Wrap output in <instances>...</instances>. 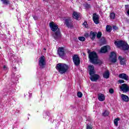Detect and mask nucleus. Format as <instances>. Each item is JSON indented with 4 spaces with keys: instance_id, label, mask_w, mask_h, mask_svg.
Wrapping results in <instances>:
<instances>
[{
    "instance_id": "9d476101",
    "label": "nucleus",
    "mask_w": 129,
    "mask_h": 129,
    "mask_svg": "<svg viewBox=\"0 0 129 129\" xmlns=\"http://www.w3.org/2000/svg\"><path fill=\"white\" fill-rule=\"evenodd\" d=\"M109 50H110V46L109 45H106L101 47L100 52L101 53H106Z\"/></svg>"
},
{
    "instance_id": "a19ab883",
    "label": "nucleus",
    "mask_w": 129,
    "mask_h": 129,
    "mask_svg": "<svg viewBox=\"0 0 129 129\" xmlns=\"http://www.w3.org/2000/svg\"><path fill=\"white\" fill-rule=\"evenodd\" d=\"M43 1H46V0H43Z\"/></svg>"
},
{
    "instance_id": "c85d7f7f",
    "label": "nucleus",
    "mask_w": 129,
    "mask_h": 129,
    "mask_svg": "<svg viewBox=\"0 0 129 129\" xmlns=\"http://www.w3.org/2000/svg\"><path fill=\"white\" fill-rule=\"evenodd\" d=\"M82 93L80 92H78V93H77V96L78 97H80V98H81L82 97Z\"/></svg>"
},
{
    "instance_id": "72a5a7b5",
    "label": "nucleus",
    "mask_w": 129,
    "mask_h": 129,
    "mask_svg": "<svg viewBox=\"0 0 129 129\" xmlns=\"http://www.w3.org/2000/svg\"><path fill=\"white\" fill-rule=\"evenodd\" d=\"M4 70L6 71L8 70V66H3Z\"/></svg>"
},
{
    "instance_id": "b1692460",
    "label": "nucleus",
    "mask_w": 129,
    "mask_h": 129,
    "mask_svg": "<svg viewBox=\"0 0 129 129\" xmlns=\"http://www.w3.org/2000/svg\"><path fill=\"white\" fill-rule=\"evenodd\" d=\"M1 2H2L3 4L4 5H9V4H10L9 0H1Z\"/></svg>"
},
{
    "instance_id": "a878e982",
    "label": "nucleus",
    "mask_w": 129,
    "mask_h": 129,
    "mask_svg": "<svg viewBox=\"0 0 129 129\" xmlns=\"http://www.w3.org/2000/svg\"><path fill=\"white\" fill-rule=\"evenodd\" d=\"M106 29L107 32H110V31H111V26L109 25H107Z\"/></svg>"
},
{
    "instance_id": "e433bc0d",
    "label": "nucleus",
    "mask_w": 129,
    "mask_h": 129,
    "mask_svg": "<svg viewBox=\"0 0 129 129\" xmlns=\"http://www.w3.org/2000/svg\"><path fill=\"white\" fill-rule=\"evenodd\" d=\"M33 19L35 20H37V16H34L33 17Z\"/></svg>"
},
{
    "instance_id": "5701e85b",
    "label": "nucleus",
    "mask_w": 129,
    "mask_h": 129,
    "mask_svg": "<svg viewBox=\"0 0 129 129\" xmlns=\"http://www.w3.org/2000/svg\"><path fill=\"white\" fill-rule=\"evenodd\" d=\"M109 114V111L107 110H106L102 113V115L103 116H107Z\"/></svg>"
},
{
    "instance_id": "473e14b6",
    "label": "nucleus",
    "mask_w": 129,
    "mask_h": 129,
    "mask_svg": "<svg viewBox=\"0 0 129 129\" xmlns=\"http://www.w3.org/2000/svg\"><path fill=\"white\" fill-rule=\"evenodd\" d=\"M109 93H111V94H112V93H113V92H114V91L112 89H110L109 90Z\"/></svg>"
},
{
    "instance_id": "9b49d317",
    "label": "nucleus",
    "mask_w": 129,
    "mask_h": 129,
    "mask_svg": "<svg viewBox=\"0 0 129 129\" xmlns=\"http://www.w3.org/2000/svg\"><path fill=\"white\" fill-rule=\"evenodd\" d=\"M90 80H91V81L93 82H95L96 81H97L98 80V79L99 78V76H98V75H96V74H92L91 75H90Z\"/></svg>"
},
{
    "instance_id": "6ab92c4d",
    "label": "nucleus",
    "mask_w": 129,
    "mask_h": 129,
    "mask_svg": "<svg viewBox=\"0 0 129 129\" xmlns=\"http://www.w3.org/2000/svg\"><path fill=\"white\" fill-rule=\"evenodd\" d=\"M121 98L122 100H123V101H125L126 102H127L129 100L128 96L124 94L121 95Z\"/></svg>"
},
{
    "instance_id": "20e7f679",
    "label": "nucleus",
    "mask_w": 129,
    "mask_h": 129,
    "mask_svg": "<svg viewBox=\"0 0 129 129\" xmlns=\"http://www.w3.org/2000/svg\"><path fill=\"white\" fill-rule=\"evenodd\" d=\"M114 44L117 47L121 48L122 50H127L129 48L128 44L123 41H115Z\"/></svg>"
},
{
    "instance_id": "6e6552de",
    "label": "nucleus",
    "mask_w": 129,
    "mask_h": 129,
    "mask_svg": "<svg viewBox=\"0 0 129 129\" xmlns=\"http://www.w3.org/2000/svg\"><path fill=\"white\" fill-rule=\"evenodd\" d=\"M73 60L75 65H76V66H78V65L80 64V59H79V57H78V55L76 54L74 55L73 57Z\"/></svg>"
},
{
    "instance_id": "f704fd0d",
    "label": "nucleus",
    "mask_w": 129,
    "mask_h": 129,
    "mask_svg": "<svg viewBox=\"0 0 129 129\" xmlns=\"http://www.w3.org/2000/svg\"><path fill=\"white\" fill-rule=\"evenodd\" d=\"M119 83L121 84V83H124V81L122 80H120L118 81Z\"/></svg>"
},
{
    "instance_id": "7c9ffc66",
    "label": "nucleus",
    "mask_w": 129,
    "mask_h": 129,
    "mask_svg": "<svg viewBox=\"0 0 129 129\" xmlns=\"http://www.w3.org/2000/svg\"><path fill=\"white\" fill-rule=\"evenodd\" d=\"M87 129H92V126L91 125V124H87Z\"/></svg>"
},
{
    "instance_id": "ddd939ff",
    "label": "nucleus",
    "mask_w": 129,
    "mask_h": 129,
    "mask_svg": "<svg viewBox=\"0 0 129 129\" xmlns=\"http://www.w3.org/2000/svg\"><path fill=\"white\" fill-rule=\"evenodd\" d=\"M58 54L60 57H63L65 55L64 52V48L63 47H59L58 49Z\"/></svg>"
},
{
    "instance_id": "412c9836",
    "label": "nucleus",
    "mask_w": 129,
    "mask_h": 129,
    "mask_svg": "<svg viewBox=\"0 0 129 129\" xmlns=\"http://www.w3.org/2000/svg\"><path fill=\"white\" fill-rule=\"evenodd\" d=\"M118 59L120 62L121 65H124V64H125V58L121 56H119Z\"/></svg>"
},
{
    "instance_id": "ea45409f",
    "label": "nucleus",
    "mask_w": 129,
    "mask_h": 129,
    "mask_svg": "<svg viewBox=\"0 0 129 129\" xmlns=\"http://www.w3.org/2000/svg\"><path fill=\"white\" fill-rule=\"evenodd\" d=\"M44 50H46V48H44Z\"/></svg>"
},
{
    "instance_id": "39448f33",
    "label": "nucleus",
    "mask_w": 129,
    "mask_h": 129,
    "mask_svg": "<svg viewBox=\"0 0 129 129\" xmlns=\"http://www.w3.org/2000/svg\"><path fill=\"white\" fill-rule=\"evenodd\" d=\"M39 65L40 68H45L46 66V58L42 55L39 58Z\"/></svg>"
},
{
    "instance_id": "4468645a",
    "label": "nucleus",
    "mask_w": 129,
    "mask_h": 129,
    "mask_svg": "<svg viewBox=\"0 0 129 129\" xmlns=\"http://www.w3.org/2000/svg\"><path fill=\"white\" fill-rule=\"evenodd\" d=\"M88 70L90 72L89 73L90 75H91L92 74H95V70H94V67L93 65L89 66Z\"/></svg>"
},
{
    "instance_id": "4c0bfd02",
    "label": "nucleus",
    "mask_w": 129,
    "mask_h": 129,
    "mask_svg": "<svg viewBox=\"0 0 129 129\" xmlns=\"http://www.w3.org/2000/svg\"><path fill=\"white\" fill-rule=\"evenodd\" d=\"M127 14L128 15H129V9H128V11H127Z\"/></svg>"
},
{
    "instance_id": "f257e3e1",
    "label": "nucleus",
    "mask_w": 129,
    "mask_h": 129,
    "mask_svg": "<svg viewBox=\"0 0 129 129\" xmlns=\"http://www.w3.org/2000/svg\"><path fill=\"white\" fill-rule=\"evenodd\" d=\"M49 27L51 31L53 32L52 37H53L55 40L59 39V38L61 37V33H60V29L58 27V25L56 24V23L53 22H51L49 23Z\"/></svg>"
},
{
    "instance_id": "393cba45",
    "label": "nucleus",
    "mask_w": 129,
    "mask_h": 129,
    "mask_svg": "<svg viewBox=\"0 0 129 129\" xmlns=\"http://www.w3.org/2000/svg\"><path fill=\"white\" fill-rule=\"evenodd\" d=\"M110 18L111 20L114 19L115 18V14L114 13H111L110 14Z\"/></svg>"
},
{
    "instance_id": "bb28decb",
    "label": "nucleus",
    "mask_w": 129,
    "mask_h": 129,
    "mask_svg": "<svg viewBox=\"0 0 129 129\" xmlns=\"http://www.w3.org/2000/svg\"><path fill=\"white\" fill-rule=\"evenodd\" d=\"M79 40L82 42H84V41H85V37L83 36H80L79 37Z\"/></svg>"
},
{
    "instance_id": "f8f14e48",
    "label": "nucleus",
    "mask_w": 129,
    "mask_h": 129,
    "mask_svg": "<svg viewBox=\"0 0 129 129\" xmlns=\"http://www.w3.org/2000/svg\"><path fill=\"white\" fill-rule=\"evenodd\" d=\"M66 25L69 28H73V23H72V21H71V19H66Z\"/></svg>"
},
{
    "instance_id": "0eeeda50",
    "label": "nucleus",
    "mask_w": 129,
    "mask_h": 129,
    "mask_svg": "<svg viewBox=\"0 0 129 129\" xmlns=\"http://www.w3.org/2000/svg\"><path fill=\"white\" fill-rule=\"evenodd\" d=\"M120 89L123 92H128L129 91V86L126 84H123L120 87Z\"/></svg>"
},
{
    "instance_id": "a211bd4d",
    "label": "nucleus",
    "mask_w": 129,
    "mask_h": 129,
    "mask_svg": "<svg viewBox=\"0 0 129 129\" xmlns=\"http://www.w3.org/2000/svg\"><path fill=\"white\" fill-rule=\"evenodd\" d=\"M98 98L99 101H104L105 99V96L103 94H99L98 95Z\"/></svg>"
},
{
    "instance_id": "c9c22d12",
    "label": "nucleus",
    "mask_w": 129,
    "mask_h": 129,
    "mask_svg": "<svg viewBox=\"0 0 129 129\" xmlns=\"http://www.w3.org/2000/svg\"><path fill=\"white\" fill-rule=\"evenodd\" d=\"M113 29H114V30H117V27H116V26H113Z\"/></svg>"
},
{
    "instance_id": "dca6fc26",
    "label": "nucleus",
    "mask_w": 129,
    "mask_h": 129,
    "mask_svg": "<svg viewBox=\"0 0 129 129\" xmlns=\"http://www.w3.org/2000/svg\"><path fill=\"white\" fill-rule=\"evenodd\" d=\"M119 78H121V79H124V80H128V76L125 74H120L119 75Z\"/></svg>"
},
{
    "instance_id": "cd10ccee",
    "label": "nucleus",
    "mask_w": 129,
    "mask_h": 129,
    "mask_svg": "<svg viewBox=\"0 0 129 129\" xmlns=\"http://www.w3.org/2000/svg\"><path fill=\"white\" fill-rule=\"evenodd\" d=\"M101 36H102V33L100 32H99L97 34V38H98V39H99V38H100V37H101Z\"/></svg>"
},
{
    "instance_id": "79ce46f5",
    "label": "nucleus",
    "mask_w": 129,
    "mask_h": 129,
    "mask_svg": "<svg viewBox=\"0 0 129 129\" xmlns=\"http://www.w3.org/2000/svg\"><path fill=\"white\" fill-rule=\"evenodd\" d=\"M0 49H1V46H0Z\"/></svg>"
},
{
    "instance_id": "1a4fd4ad",
    "label": "nucleus",
    "mask_w": 129,
    "mask_h": 129,
    "mask_svg": "<svg viewBox=\"0 0 129 129\" xmlns=\"http://www.w3.org/2000/svg\"><path fill=\"white\" fill-rule=\"evenodd\" d=\"M93 20L95 24L98 25L99 23V16L96 13H94L93 15Z\"/></svg>"
},
{
    "instance_id": "58836bf2",
    "label": "nucleus",
    "mask_w": 129,
    "mask_h": 129,
    "mask_svg": "<svg viewBox=\"0 0 129 129\" xmlns=\"http://www.w3.org/2000/svg\"><path fill=\"white\" fill-rule=\"evenodd\" d=\"M128 7V6H125V8H126V7Z\"/></svg>"
},
{
    "instance_id": "37998d69",
    "label": "nucleus",
    "mask_w": 129,
    "mask_h": 129,
    "mask_svg": "<svg viewBox=\"0 0 129 129\" xmlns=\"http://www.w3.org/2000/svg\"><path fill=\"white\" fill-rule=\"evenodd\" d=\"M128 1H129V0H128Z\"/></svg>"
},
{
    "instance_id": "f03ea898",
    "label": "nucleus",
    "mask_w": 129,
    "mask_h": 129,
    "mask_svg": "<svg viewBox=\"0 0 129 129\" xmlns=\"http://www.w3.org/2000/svg\"><path fill=\"white\" fill-rule=\"evenodd\" d=\"M89 58L90 59V62L93 64H102V61L98 59L97 57V54L94 51H92L89 53Z\"/></svg>"
},
{
    "instance_id": "7ed1b4c3",
    "label": "nucleus",
    "mask_w": 129,
    "mask_h": 129,
    "mask_svg": "<svg viewBox=\"0 0 129 129\" xmlns=\"http://www.w3.org/2000/svg\"><path fill=\"white\" fill-rule=\"evenodd\" d=\"M56 69L60 74H64L68 70V66L65 63H58L56 65Z\"/></svg>"
},
{
    "instance_id": "2f4dec72",
    "label": "nucleus",
    "mask_w": 129,
    "mask_h": 129,
    "mask_svg": "<svg viewBox=\"0 0 129 129\" xmlns=\"http://www.w3.org/2000/svg\"><path fill=\"white\" fill-rule=\"evenodd\" d=\"M85 8H86V9H89V8H90V5H89L88 4H86L85 5Z\"/></svg>"
},
{
    "instance_id": "4be33fe9",
    "label": "nucleus",
    "mask_w": 129,
    "mask_h": 129,
    "mask_svg": "<svg viewBox=\"0 0 129 129\" xmlns=\"http://www.w3.org/2000/svg\"><path fill=\"white\" fill-rule=\"evenodd\" d=\"M120 119L119 118H116V119H114V124H115V125H116V126H117V125H118V121L119 120H120Z\"/></svg>"
},
{
    "instance_id": "c756f323",
    "label": "nucleus",
    "mask_w": 129,
    "mask_h": 129,
    "mask_svg": "<svg viewBox=\"0 0 129 129\" xmlns=\"http://www.w3.org/2000/svg\"><path fill=\"white\" fill-rule=\"evenodd\" d=\"M83 26L85 28H88V25L87 24V22H84V23L83 24Z\"/></svg>"
},
{
    "instance_id": "2eb2a0df",
    "label": "nucleus",
    "mask_w": 129,
    "mask_h": 129,
    "mask_svg": "<svg viewBox=\"0 0 129 129\" xmlns=\"http://www.w3.org/2000/svg\"><path fill=\"white\" fill-rule=\"evenodd\" d=\"M73 17L76 20H79V19H80V13L77 12H74L73 13Z\"/></svg>"
},
{
    "instance_id": "f3484780",
    "label": "nucleus",
    "mask_w": 129,
    "mask_h": 129,
    "mask_svg": "<svg viewBox=\"0 0 129 129\" xmlns=\"http://www.w3.org/2000/svg\"><path fill=\"white\" fill-rule=\"evenodd\" d=\"M96 35H97V33H96V32L91 31L90 33V37L91 40H94V39H95V37H96Z\"/></svg>"
},
{
    "instance_id": "aec40b11",
    "label": "nucleus",
    "mask_w": 129,
    "mask_h": 129,
    "mask_svg": "<svg viewBox=\"0 0 129 129\" xmlns=\"http://www.w3.org/2000/svg\"><path fill=\"white\" fill-rule=\"evenodd\" d=\"M109 75L110 74L108 71H106L103 74V78H105L106 79L109 78Z\"/></svg>"
},
{
    "instance_id": "423d86ee",
    "label": "nucleus",
    "mask_w": 129,
    "mask_h": 129,
    "mask_svg": "<svg viewBox=\"0 0 129 129\" xmlns=\"http://www.w3.org/2000/svg\"><path fill=\"white\" fill-rule=\"evenodd\" d=\"M109 60L110 62H112V63H115V62H116V54L115 52H111Z\"/></svg>"
}]
</instances>
